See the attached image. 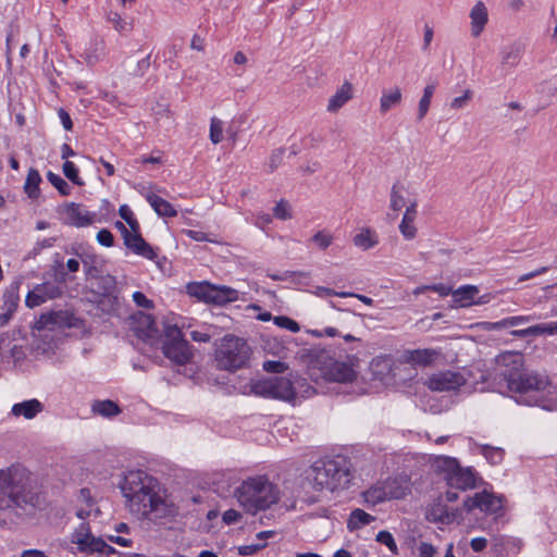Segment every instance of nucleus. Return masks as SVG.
Returning <instances> with one entry per match:
<instances>
[{
    "mask_svg": "<svg viewBox=\"0 0 557 557\" xmlns=\"http://www.w3.org/2000/svg\"><path fill=\"white\" fill-rule=\"evenodd\" d=\"M417 550L419 557H434L435 554L437 553L436 547L426 542H421L418 545Z\"/></svg>",
    "mask_w": 557,
    "mask_h": 557,
    "instance_id": "60",
    "label": "nucleus"
},
{
    "mask_svg": "<svg viewBox=\"0 0 557 557\" xmlns=\"http://www.w3.org/2000/svg\"><path fill=\"white\" fill-rule=\"evenodd\" d=\"M534 319L533 315H515L505 318L496 322H486L485 330L487 331H499L502 329L515 327L518 325L525 324Z\"/></svg>",
    "mask_w": 557,
    "mask_h": 557,
    "instance_id": "27",
    "label": "nucleus"
},
{
    "mask_svg": "<svg viewBox=\"0 0 557 557\" xmlns=\"http://www.w3.org/2000/svg\"><path fill=\"white\" fill-rule=\"evenodd\" d=\"M233 496L246 513L256 516L278 504L282 491L267 474H255L244 479L234 488Z\"/></svg>",
    "mask_w": 557,
    "mask_h": 557,
    "instance_id": "4",
    "label": "nucleus"
},
{
    "mask_svg": "<svg viewBox=\"0 0 557 557\" xmlns=\"http://www.w3.org/2000/svg\"><path fill=\"white\" fill-rule=\"evenodd\" d=\"M480 379L482 384L492 380L487 386L479 388L481 392H508L515 394L518 404L539 406L548 411L557 409V386L543 373L524 371V358L520 352L499 355L494 372L488 375L482 372Z\"/></svg>",
    "mask_w": 557,
    "mask_h": 557,
    "instance_id": "1",
    "label": "nucleus"
},
{
    "mask_svg": "<svg viewBox=\"0 0 557 557\" xmlns=\"http://www.w3.org/2000/svg\"><path fill=\"white\" fill-rule=\"evenodd\" d=\"M391 366V359L386 357H377L373 359L371 363V368L373 369L374 373L380 374H384V372H389Z\"/></svg>",
    "mask_w": 557,
    "mask_h": 557,
    "instance_id": "54",
    "label": "nucleus"
},
{
    "mask_svg": "<svg viewBox=\"0 0 557 557\" xmlns=\"http://www.w3.org/2000/svg\"><path fill=\"white\" fill-rule=\"evenodd\" d=\"M326 381L337 383H351L357 377L355 363L349 361L331 360L322 368Z\"/></svg>",
    "mask_w": 557,
    "mask_h": 557,
    "instance_id": "12",
    "label": "nucleus"
},
{
    "mask_svg": "<svg viewBox=\"0 0 557 557\" xmlns=\"http://www.w3.org/2000/svg\"><path fill=\"white\" fill-rule=\"evenodd\" d=\"M147 201L149 205L153 208L156 213L160 216H166V218H173L176 216L177 211L174 209V207L166 201L165 199L161 198L160 196L156 194H149L147 195Z\"/></svg>",
    "mask_w": 557,
    "mask_h": 557,
    "instance_id": "28",
    "label": "nucleus"
},
{
    "mask_svg": "<svg viewBox=\"0 0 557 557\" xmlns=\"http://www.w3.org/2000/svg\"><path fill=\"white\" fill-rule=\"evenodd\" d=\"M374 517L369 515L362 509H355L350 512L347 527L350 531L360 529L364 525L370 524L372 521H374Z\"/></svg>",
    "mask_w": 557,
    "mask_h": 557,
    "instance_id": "32",
    "label": "nucleus"
},
{
    "mask_svg": "<svg viewBox=\"0 0 557 557\" xmlns=\"http://www.w3.org/2000/svg\"><path fill=\"white\" fill-rule=\"evenodd\" d=\"M471 36L478 38L488 22V13L485 4L478 1L470 10Z\"/></svg>",
    "mask_w": 557,
    "mask_h": 557,
    "instance_id": "19",
    "label": "nucleus"
},
{
    "mask_svg": "<svg viewBox=\"0 0 557 557\" xmlns=\"http://www.w3.org/2000/svg\"><path fill=\"white\" fill-rule=\"evenodd\" d=\"M410 493V480L396 476L375 482L361 493V497L367 506L374 507L385 502L404 499Z\"/></svg>",
    "mask_w": 557,
    "mask_h": 557,
    "instance_id": "6",
    "label": "nucleus"
},
{
    "mask_svg": "<svg viewBox=\"0 0 557 557\" xmlns=\"http://www.w3.org/2000/svg\"><path fill=\"white\" fill-rule=\"evenodd\" d=\"M467 383L468 377L463 373L446 370L431 375L428 380V387L436 392H451Z\"/></svg>",
    "mask_w": 557,
    "mask_h": 557,
    "instance_id": "10",
    "label": "nucleus"
},
{
    "mask_svg": "<svg viewBox=\"0 0 557 557\" xmlns=\"http://www.w3.org/2000/svg\"><path fill=\"white\" fill-rule=\"evenodd\" d=\"M433 37H434L433 28L430 25L425 24L423 27V45H422V50L424 52L429 50L430 45L433 40Z\"/></svg>",
    "mask_w": 557,
    "mask_h": 557,
    "instance_id": "63",
    "label": "nucleus"
},
{
    "mask_svg": "<svg viewBox=\"0 0 557 557\" xmlns=\"http://www.w3.org/2000/svg\"><path fill=\"white\" fill-rule=\"evenodd\" d=\"M49 505L47 494L35 484L32 472L21 463L0 468V510L33 516Z\"/></svg>",
    "mask_w": 557,
    "mask_h": 557,
    "instance_id": "3",
    "label": "nucleus"
},
{
    "mask_svg": "<svg viewBox=\"0 0 557 557\" xmlns=\"http://www.w3.org/2000/svg\"><path fill=\"white\" fill-rule=\"evenodd\" d=\"M479 288L474 285H463L453 290V301L456 307L466 308L474 305Z\"/></svg>",
    "mask_w": 557,
    "mask_h": 557,
    "instance_id": "26",
    "label": "nucleus"
},
{
    "mask_svg": "<svg viewBox=\"0 0 557 557\" xmlns=\"http://www.w3.org/2000/svg\"><path fill=\"white\" fill-rule=\"evenodd\" d=\"M126 507L144 519H163L177 513L160 482L144 470H128L120 482Z\"/></svg>",
    "mask_w": 557,
    "mask_h": 557,
    "instance_id": "2",
    "label": "nucleus"
},
{
    "mask_svg": "<svg viewBox=\"0 0 557 557\" xmlns=\"http://www.w3.org/2000/svg\"><path fill=\"white\" fill-rule=\"evenodd\" d=\"M311 242L321 250L327 249L334 242V236L327 230L317 232L312 237Z\"/></svg>",
    "mask_w": 557,
    "mask_h": 557,
    "instance_id": "39",
    "label": "nucleus"
},
{
    "mask_svg": "<svg viewBox=\"0 0 557 557\" xmlns=\"http://www.w3.org/2000/svg\"><path fill=\"white\" fill-rule=\"evenodd\" d=\"M265 546H267V543H264V542L256 543V544L240 546L238 552H239L240 555L246 556V555L255 554L258 550L264 548Z\"/></svg>",
    "mask_w": 557,
    "mask_h": 557,
    "instance_id": "61",
    "label": "nucleus"
},
{
    "mask_svg": "<svg viewBox=\"0 0 557 557\" xmlns=\"http://www.w3.org/2000/svg\"><path fill=\"white\" fill-rule=\"evenodd\" d=\"M16 308L17 302L11 297L4 301V311L0 313V326H4L10 322Z\"/></svg>",
    "mask_w": 557,
    "mask_h": 557,
    "instance_id": "47",
    "label": "nucleus"
},
{
    "mask_svg": "<svg viewBox=\"0 0 557 557\" xmlns=\"http://www.w3.org/2000/svg\"><path fill=\"white\" fill-rule=\"evenodd\" d=\"M123 240L124 245L134 253L143 256L149 260H153L154 258H157V253L154 252L153 248L148 243L145 242L139 231H131L129 234L124 236Z\"/></svg>",
    "mask_w": 557,
    "mask_h": 557,
    "instance_id": "16",
    "label": "nucleus"
},
{
    "mask_svg": "<svg viewBox=\"0 0 557 557\" xmlns=\"http://www.w3.org/2000/svg\"><path fill=\"white\" fill-rule=\"evenodd\" d=\"M242 518H243V515L240 511H238L236 509H227L226 511L223 512L222 521L225 524H234V523L239 522L242 520Z\"/></svg>",
    "mask_w": 557,
    "mask_h": 557,
    "instance_id": "58",
    "label": "nucleus"
},
{
    "mask_svg": "<svg viewBox=\"0 0 557 557\" xmlns=\"http://www.w3.org/2000/svg\"><path fill=\"white\" fill-rule=\"evenodd\" d=\"M209 304L223 306L228 302L236 301L239 298L237 289L225 285H213L211 284Z\"/></svg>",
    "mask_w": 557,
    "mask_h": 557,
    "instance_id": "21",
    "label": "nucleus"
},
{
    "mask_svg": "<svg viewBox=\"0 0 557 557\" xmlns=\"http://www.w3.org/2000/svg\"><path fill=\"white\" fill-rule=\"evenodd\" d=\"M70 315L65 311H53L44 313L35 322V329L41 330H53L54 327H62L70 325Z\"/></svg>",
    "mask_w": 557,
    "mask_h": 557,
    "instance_id": "18",
    "label": "nucleus"
},
{
    "mask_svg": "<svg viewBox=\"0 0 557 557\" xmlns=\"http://www.w3.org/2000/svg\"><path fill=\"white\" fill-rule=\"evenodd\" d=\"M62 170L65 177L69 178L73 184L77 186L84 185V181L78 175V169L72 161L66 160L63 163Z\"/></svg>",
    "mask_w": 557,
    "mask_h": 557,
    "instance_id": "44",
    "label": "nucleus"
},
{
    "mask_svg": "<svg viewBox=\"0 0 557 557\" xmlns=\"http://www.w3.org/2000/svg\"><path fill=\"white\" fill-rule=\"evenodd\" d=\"M284 153H285V150L282 148L272 151V153L269 158V162H268L270 172H273L274 170H276L280 166V164L283 161Z\"/></svg>",
    "mask_w": 557,
    "mask_h": 557,
    "instance_id": "56",
    "label": "nucleus"
},
{
    "mask_svg": "<svg viewBox=\"0 0 557 557\" xmlns=\"http://www.w3.org/2000/svg\"><path fill=\"white\" fill-rule=\"evenodd\" d=\"M90 528L87 523L82 522L72 535V542L78 546V549L87 544L88 539L91 536Z\"/></svg>",
    "mask_w": 557,
    "mask_h": 557,
    "instance_id": "40",
    "label": "nucleus"
},
{
    "mask_svg": "<svg viewBox=\"0 0 557 557\" xmlns=\"http://www.w3.org/2000/svg\"><path fill=\"white\" fill-rule=\"evenodd\" d=\"M263 370L269 373H284L287 366L282 361L268 360L263 363Z\"/></svg>",
    "mask_w": 557,
    "mask_h": 557,
    "instance_id": "55",
    "label": "nucleus"
},
{
    "mask_svg": "<svg viewBox=\"0 0 557 557\" xmlns=\"http://www.w3.org/2000/svg\"><path fill=\"white\" fill-rule=\"evenodd\" d=\"M401 101V90L399 87H393L388 90H384L380 99V111L386 113L393 107L399 104Z\"/></svg>",
    "mask_w": 557,
    "mask_h": 557,
    "instance_id": "30",
    "label": "nucleus"
},
{
    "mask_svg": "<svg viewBox=\"0 0 557 557\" xmlns=\"http://www.w3.org/2000/svg\"><path fill=\"white\" fill-rule=\"evenodd\" d=\"M224 123L220 119L213 116L210 121L209 137L212 144L216 145L223 139Z\"/></svg>",
    "mask_w": 557,
    "mask_h": 557,
    "instance_id": "43",
    "label": "nucleus"
},
{
    "mask_svg": "<svg viewBox=\"0 0 557 557\" xmlns=\"http://www.w3.org/2000/svg\"><path fill=\"white\" fill-rule=\"evenodd\" d=\"M251 392L255 395L293 401L296 393L290 380L283 376L262 379L251 384Z\"/></svg>",
    "mask_w": 557,
    "mask_h": 557,
    "instance_id": "9",
    "label": "nucleus"
},
{
    "mask_svg": "<svg viewBox=\"0 0 557 557\" xmlns=\"http://www.w3.org/2000/svg\"><path fill=\"white\" fill-rule=\"evenodd\" d=\"M133 300L134 302L141 308H152V301L148 299L141 292H135L133 294Z\"/></svg>",
    "mask_w": 557,
    "mask_h": 557,
    "instance_id": "62",
    "label": "nucleus"
},
{
    "mask_svg": "<svg viewBox=\"0 0 557 557\" xmlns=\"http://www.w3.org/2000/svg\"><path fill=\"white\" fill-rule=\"evenodd\" d=\"M376 541L389 548L393 554H397V545L393 535L388 531H380L376 534Z\"/></svg>",
    "mask_w": 557,
    "mask_h": 557,
    "instance_id": "53",
    "label": "nucleus"
},
{
    "mask_svg": "<svg viewBox=\"0 0 557 557\" xmlns=\"http://www.w3.org/2000/svg\"><path fill=\"white\" fill-rule=\"evenodd\" d=\"M307 479L315 491L345 490L352 480L350 462L342 456L319 459L309 468Z\"/></svg>",
    "mask_w": 557,
    "mask_h": 557,
    "instance_id": "5",
    "label": "nucleus"
},
{
    "mask_svg": "<svg viewBox=\"0 0 557 557\" xmlns=\"http://www.w3.org/2000/svg\"><path fill=\"white\" fill-rule=\"evenodd\" d=\"M47 180L62 196L71 194V186L59 174L49 171L47 173Z\"/></svg>",
    "mask_w": 557,
    "mask_h": 557,
    "instance_id": "41",
    "label": "nucleus"
},
{
    "mask_svg": "<svg viewBox=\"0 0 557 557\" xmlns=\"http://www.w3.org/2000/svg\"><path fill=\"white\" fill-rule=\"evenodd\" d=\"M41 182V176L39 172L35 169H30L27 173L26 181L24 184V190L28 195L29 198H37L39 196V184Z\"/></svg>",
    "mask_w": 557,
    "mask_h": 557,
    "instance_id": "34",
    "label": "nucleus"
},
{
    "mask_svg": "<svg viewBox=\"0 0 557 557\" xmlns=\"http://www.w3.org/2000/svg\"><path fill=\"white\" fill-rule=\"evenodd\" d=\"M185 324L178 323V320L173 318L169 319L164 324V342H178L184 339V335L182 333V327H184Z\"/></svg>",
    "mask_w": 557,
    "mask_h": 557,
    "instance_id": "35",
    "label": "nucleus"
},
{
    "mask_svg": "<svg viewBox=\"0 0 557 557\" xmlns=\"http://www.w3.org/2000/svg\"><path fill=\"white\" fill-rule=\"evenodd\" d=\"M405 188L400 184H394L391 189V209L394 211H400L406 206V199L404 196Z\"/></svg>",
    "mask_w": 557,
    "mask_h": 557,
    "instance_id": "38",
    "label": "nucleus"
},
{
    "mask_svg": "<svg viewBox=\"0 0 557 557\" xmlns=\"http://www.w3.org/2000/svg\"><path fill=\"white\" fill-rule=\"evenodd\" d=\"M352 243L356 247L362 250H369L379 244V238L374 231L363 228L360 233L354 236Z\"/></svg>",
    "mask_w": 557,
    "mask_h": 557,
    "instance_id": "29",
    "label": "nucleus"
},
{
    "mask_svg": "<svg viewBox=\"0 0 557 557\" xmlns=\"http://www.w3.org/2000/svg\"><path fill=\"white\" fill-rule=\"evenodd\" d=\"M44 410V405L36 398L16 403L11 408V414L18 418L23 417L27 420L34 419Z\"/></svg>",
    "mask_w": 557,
    "mask_h": 557,
    "instance_id": "23",
    "label": "nucleus"
},
{
    "mask_svg": "<svg viewBox=\"0 0 557 557\" xmlns=\"http://www.w3.org/2000/svg\"><path fill=\"white\" fill-rule=\"evenodd\" d=\"M429 516L433 518L434 521H438L442 523H450L454 521L453 515H450L445 507L442 505L434 506L430 512Z\"/></svg>",
    "mask_w": 557,
    "mask_h": 557,
    "instance_id": "46",
    "label": "nucleus"
},
{
    "mask_svg": "<svg viewBox=\"0 0 557 557\" xmlns=\"http://www.w3.org/2000/svg\"><path fill=\"white\" fill-rule=\"evenodd\" d=\"M211 284L208 282H200V283H189L186 286L187 293L198 298L199 300H202L205 302H209L210 297V289Z\"/></svg>",
    "mask_w": 557,
    "mask_h": 557,
    "instance_id": "37",
    "label": "nucleus"
},
{
    "mask_svg": "<svg viewBox=\"0 0 557 557\" xmlns=\"http://www.w3.org/2000/svg\"><path fill=\"white\" fill-rule=\"evenodd\" d=\"M65 224L85 227L96 222L97 214L85 209L81 203L70 202L59 209Z\"/></svg>",
    "mask_w": 557,
    "mask_h": 557,
    "instance_id": "11",
    "label": "nucleus"
},
{
    "mask_svg": "<svg viewBox=\"0 0 557 557\" xmlns=\"http://www.w3.org/2000/svg\"><path fill=\"white\" fill-rule=\"evenodd\" d=\"M273 214L275 218L286 221L292 219L290 207L287 201L280 200L273 208Z\"/></svg>",
    "mask_w": 557,
    "mask_h": 557,
    "instance_id": "51",
    "label": "nucleus"
},
{
    "mask_svg": "<svg viewBox=\"0 0 557 557\" xmlns=\"http://www.w3.org/2000/svg\"><path fill=\"white\" fill-rule=\"evenodd\" d=\"M153 114L158 121L163 117L170 119V108L168 104L158 103L153 109Z\"/></svg>",
    "mask_w": 557,
    "mask_h": 557,
    "instance_id": "64",
    "label": "nucleus"
},
{
    "mask_svg": "<svg viewBox=\"0 0 557 557\" xmlns=\"http://www.w3.org/2000/svg\"><path fill=\"white\" fill-rule=\"evenodd\" d=\"M435 89H436L435 82L430 83L424 87L423 95H422V97L419 101V106H418V120L419 121L423 120L424 116L426 115V113L430 109L431 99L434 95Z\"/></svg>",
    "mask_w": 557,
    "mask_h": 557,
    "instance_id": "36",
    "label": "nucleus"
},
{
    "mask_svg": "<svg viewBox=\"0 0 557 557\" xmlns=\"http://www.w3.org/2000/svg\"><path fill=\"white\" fill-rule=\"evenodd\" d=\"M441 355V350L435 348L412 349L405 352L406 360L409 363L420 367L433 364Z\"/></svg>",
    "mask_w": 557,
    "mask_h": 557,
    "instance_id": "17",
    "label": "nucleus"
},
{
    "mask_svg": "<svg viewBox=\"0 0 557 557\" xmlns=\"http://www.w3.org/2000/svg\"><path fill=\"white\" fill-rule=\"evenodd\" d=\"M417 206L418 205L416 200L411 201L410 205L407 206L401 222L399 224V232L407 240H411L417 236V227L414 225V221L418 214Z\"/></svg>",
    "mask_w": 557,
    "mask_h": 557,
    "instance_id": "20",
    "label": "nucleus"
},
{
    "mask_svg": "<svg viewBox=\"0 0 557 557\" xmlns=\"http://www.w3.org/2000/svg\"><path fill=\"white\" fill-rule=\"evenodd\" d=\"M103 547H104V541L101 537H95L94 535H91L88 539L87 544H84L79 550L82 553H88V554H90V553H99L100 554V550Z\"/></svg>",
    "mask_w": 557,
    "mask_h": 557,
    "instance_id": "50",
    "label": "nucleus"
},
{
    "mask_svg": "<svg viewBox=\"0 0 557 557\" xmlns=\"http://www.w3.org/2000/svg\"><path fill=\"white\" fill-rule=\"evenodd\" d=\"M432 467L451 488L466 491L475 486V475L472 470L461 468L456 458L436 456Z\"/></svg>",
    "mask_w": 557,
    "mask_h": 557,
    "instance_id": "7",
    "label": "nucleus"
},
{
    "mask_svg": "<svg viewBox=\"0 0 557 557\" xmlns=\"http://www.w3.org/2000/svg\"><path fill=\"white\" fill-rule=\"evenodd\" d=\"M481 454L492 465H498L504 459V450L498 447H492L488 445H484L481 447Z\"/></svg>",
    "mask_w": 557,
    "mask_h": 557,
    "instance_id": "42",
    "label": "nucleus"
},
{
    "mask_svg": "<svg viewBox=\"0 0 557 557\" xmlns=\"http://www.w3.org/2000/svg\"><path fill=\"white\" fill-rule=\"evenodd\" d=\"M273 322L278 327L288 330L292 333H297L300 331L299 324L295 320H293L286 315L274 317Z\"/></svg>",
    "mask_w": 557,
    "mask_h": 557,
    "instance_id": "48",
    "label": "nucleus"
},
{
    "mask_svg": "<svg viewBox=\"0 0 557 557\" xmlns=\"http://www.w3.org/2000/svg\"><path fill=\"white\" fill-rule=\"evenodd\" d=\"M250 356L248 344L236 336H224L216 347L215 360L221 369L234 371L243 368Z\"/></svg>",
    "mask_w": 557,
    "mask_h": 557,
    "instance_id": "8",
    "label": "nucleus"
},
{
    "mask_svg": "<svg viewBox=\"0 0 557 557\" xmlns=\"http://www.w3.org/2000/svg\"><path fill=\"white\" fill-rule=\"evenodd\" d=\"M463 506L468 511L478 508L485 513H497L503 507L500 498L485 491L476 493L473 497H468L463 502Z\"/></svg>",
    "mask_w": 557,
    "mask_h": 557,
    "instance_id": "13",
    "label": "nucleus"
},
{
    "mask_svg": "<svg viewBox=\"0 0 557 557\" xmlns=\"http://www.w3.org/2000/svg\"><path fill=\"white\" fill-rule=\"evenodd\" d=\"M499 54L502 66L513 69L519 64L522 58L523 47L519 42H512L503 47Z\"/></svg>",
    "mask_w": 557,
    "mask_h": 557,
    "instance_id": "25",
    "label": "nucleus"
},
{
    "mask_svg": "<svg viewBox=\"0 0 557 557\" xmlns=\"http://www.w3.org/2000/svg\"><path fill=\"white\" fill-rule=\"evenodd\" d=\"M314 294L319 297H327V296H338L346 298L348 296H354V293L350 292H335L334 289L327 287H317Z\"/></svg>",
    "mask_w": 557,
    "mask_h": 557,
    "instance_id": "57",
    "label": "nucleus"
},
{
    "mask_svg": "<svg viewBox=\"0 0 557 557\" xmlns=\"http://www.w3.org/2000/svg\"><path fill=\"white\" fill-rule=\"evenodd\" d=\"M61 295L59 286L51 283H42L36 285L32 290L28 292L25 304L28 308H35L49 299H54Z\"/></svg>",
    "mask_w": 557,
    "mask_h": 557,
    "instance_id": "14",
    "label": "nucleus"
},
{
    "mask_svg": "<svg viewBox=\"0 0 557 557\" xmlns=\"http://www.w3.org/2000/svg\"><path fill=\"white\" fill-rule=\"evenodd\" d=\"M163 354L176 364H185L191 358V351L187 341L164 342Z\"/></svg>",
    "mask_w": 557,
    "mask_h": 557,
    "instance_id": "15",
    "label": "nucleus"
},
{
    "mask_svg": "<svg viewBox=\"0 0 557 557\" xmlns=\"http://www.w3.org/2000/svg\"><path fill=\"white\" fill-rule=\"evenodd\" d=\"M97 242L104 247H112L114 243L113 235L109 230L102 228L97 233Z\"/></svg>",
    "mask_w": 557,
    "mask_h": 557,
    "instance_id": "59",
    "label": "nucleus"
},
{
    "mask_svg": "<svg viewBox=\"0 0 557 557\" xmlns=\"http://www.w3.org/2000/svg\"><path fill=\"white\" fill-rule=\"evenodd\" d=\"M120 216L129 225L131 231L137 232L139 231V223L135 219L132 210L127 205H122L119 209Z\"/></svg>",
    "mask_w": 557,
    "mask_h": 557,
    "instance_id": "49",
    "label": "nucleus"
},
{
    "mask_svg": "<svg viewBox=\"0 0 557 557\" xmlns=\"http://www.w3.org/2000/svg\"><path fill=\"white\" fill-rule=\"evenodd\" d=\"M354 96V87L349 82H345L336 92L329 99L326 110L330 113H336L342 109Z\"/></svg>",
    "mask_w": 557,
    "mask_h": 557,
    "instance_id": "24",
    "label": "nucleus"
},
{
    "mask_svg": "<svg viewBox=\"0 0 557 557\" xmlns=\"http://www.w3.org/2000/svg\"><path fill=\"white\" fill-rule=\"evenodd\" d=\"M134 331L143 339H151L157 336L158 329L150 314L139 313L135 318Z\"/></svg>",
    "mask_w": 557,
    "mask_h": 557,
    "instance_id": "22",
    "label": "nucleus"
},
{
    "mask_svg": "<svg viewBox=\"0 0 557 557\" xmlns=\"http://www.w3.org/2000/svg\"><path fill=\"white\" fill-rule=\"evenodd\" d=\"M91 410L94 413L104 418H112L121 412V409L117 406V404L110 399L96 400L91 405Z\"/></svg>",
    "mask_w": 557,
    "mask_h": 557,
    "instance_id": "31",
    "label": "nucleus"
},
{
    "mask_svg": "<svg viewBox=\"0 0 557 557\" xmlns=\"http://www.w3.org/2000/svg\"><path fill=\"white\" fill-rule=\"evenodd\" d=\"M108 21L113 25L114 29L119 33H127L132 29V24L124 20L119 13L110 12Z\"/></svg>",
    "mask_w": 557,
    "mask_h": 557,
    "instance_id": "45",
    "label": "nucleus"
},
{
    "mask_svg": "<svg viewBox=\"0 0 557 557\" xmlns=\"http://www.w3.org/2000/svg\"><path fill=\"white\" fill-rule=\"evenodd\" d=\"M473 92L470 89H466L461 96L455 97L450 101V108L454 110H460L466 108L472 99Z\"/></svg>",
    "mask_w": 557,
    "mask_h": 557,
    "instance_id": "52",
    "label": "nucleus"
},
{
    "mask_svg": "<svg viewBox=\"0 0 557 557\" xmlns=\"http://www.w3.org/2000/svg\"><path fill=\"white\" fill-rule=\"evenodd\" d=\"M513 337L524 338L528 336L550 335V324L542 323L522 330H513L510 333Z\"/></svg>",
    "mask_w": 557,
    "mask_h": 557,
    "instance_id": "33",
    "label": "nucleus"
}]
</instances>
